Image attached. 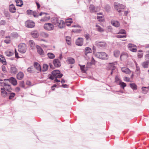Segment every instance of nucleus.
<instances>
[{
	"label": "nucleus",
	"instance_id": "1a4fd4ad",
	"mask_svg": "<svg viewBox=\"0 0 149 149\" xmlns=\"http://www.w3.org/2000/svg\"><path fill=\"white\" fill-rule=\"evenodd\" d=\"M4 80L8 81L14 86H16L17 84V80L15 78L13 77H11L8 79H5Z\"/></svg>",
	"mask_w": 149,
	"mask_h": 149
},
{
	"label": "nucleus",
	"instance_id": "0e129e2a",
	"mask_svg": "<svg viewBox=\"0 0 149 149\" xmlns=\"http://www.w3.org/2000/svg\"><path fill=\"white\" fill-rule=\"evenodd\" d=\"M107 31L109 32H110L112 30V27L111 26H108L107 27Z\"/></svg>",
	"mask_w": 149,
	"mask_h": 149
},
{
	"label": "nucleus",
	"instance_id": "680f3d73",
	"mask_svg": "<svg viewBox=\"0 0 149 149\" xmlns=\"http://www.w3.org/2000/svg\"><path fill=\"white\" fill-rule=\"evenodd\" d=\"M6 24V21L5 20H2L0 21V25H4Z\"/></svg>",
	"mask_w": 149,
	"mask_h": 149
},
{
	"label": "nucleus",
	"instance_id": "3c124183",
	"mask_svg": "<svg viewBox=\"0 0 149 149\" xmlns=\"http://www.w3.org/2000/svg\"><path fill=\"white\" fill-rule=\"evenodd\" d=\"M79 65L80 66L82 72H85L86 70L85 69V65Z\"/></svg>",
	"mask_w": 149,
	"mask_h": 149
},
{
	"label": "nucleus",
	"instance_id": "aec40b11",
	"mask_svg": "<svg viewBox=\"0 0 149 149\" xmlns=\"http://www.w3.org/2000/svg\"><path fill=\"white\" fill-rule=\"evenodd\" d=\"M24 77V74L22 72H19L17 75V78L19 80L22 79Z\"/></svg>",
	"mask_w": 149,
	"mask_h": 149
},
{
	"label": "nucleus",
	"instance_id": "473e14b6",
	"mask_svg": "<svg viewBox=\"0 0 149 149\" xmlns=\"http://www.w3.org/2000/svg\"><path fill=\"white\" fill-rule=\"evenodd\" d=\"M66 41L67 44L68 45H70L71 44V38L68 36H66Z\"/></svg>",
	"mask_w": 149,
	"mask_h": 149
},
{
	"label": "nucleus",
	"instance_id": "72a5a7b5",
	"mask_svg": "<svg viewBox=\"0 0 149 149\" xmlns=\"http://www.w3.org/2000/svg\"><path fill=\"white\" fill-rule=\"evenodd\" d=\"M67 61L69 63L73 64L75 63V60L74 58H69L67 59Z\"/></svg>",
	"mask_w": 149,
	"mask_h": 149
},
{
	"label": "nucleus",
	"instance_id": "9b49d317",
	"mask_svg": "<svg viewBox=\"0 0 149 149\" xmlns=\"http://www.w3.org/2000/svg\"><path fill=\"white\" fill-rule=\"evenodd\" d=\"M17 69L16 67L13 65H10V72L12 74H16L17 72Z\"/></svg>",
	"mask_w": 149,
	"mask_h": 149
},
{
	"label": "nucleus",
	"instance_id": "58836bf2",
	"mask_svg": "<svg viewBox=\"0 0 149 149\" xmlns=\"http://www.w3.org/2000/svg\"><path fill=\"white\" fill-rule=\"evenodd\" d=\"M50 19V17L49 16H46L42 18L41 19L40 21L45 22L48 21Z\"/></svg>",
	"mask_w": 149,
	"mask_h": 149
},
{
	"label": "nucleus",
	"instance_id": "49530a36",
	"mask_svg": "<svg viewBox=\"0 0 149 149\" xmlns=\"http://www.w3.org/2000/svg\"><path fill=\"white\" fill-rule=\"evenodd\" d=\"M82 31V29L81 28L79 29H73L72 30V31L74 33H79Z\"/></svg>",
	"mask_w": 149,
	"mask_h": 149
},
{
	"label": "nucleus",
	"instance_id": "412c9836",
	"mask_svg": "<svg viewBox=\"0 0 149 149\" xmlns=\"http://www.w3.org/2000/svg\"><path fill=\"white\" fill-rule=\"evenodd\" d=\"M128 57V54L127 53H123L120 56V58L121 60H124L127 59Z\"/></svg>",
	"mask_w": 149,
	"mask_h": 149
},
{
	"label": "nucleus",
	"instance_id": "bb28decb",
	"mask_svg": "<svg viewBox=\"0 0 149 149\" xmlns=\"http://www.w3.org/2000/svg\"><path fill=\"white\" fill-rule=\"evenodd\" d=\"M130 87L134 90H136L137 89V86L135 83H131L130 84Z\"/></svg>",
	"mask_w": 149,
	"mask_h": 149
},
{
	"label": "nucleus",
	"instance_id": "cd10ccee",
	"mask_svg": "<svg viewBox=\"0 0 149 149\" xmlns=\"http://www.w3.org/2000/svg\"><path fill=\"white\" fill-rule=\"evenodd\" d=\"M60 19H58L56 17L53 18L52 21V23L56 26Z\"/></svg>",
	"mask_w": 149,
	"mask_h": 149
},
{
	"label": "nucleus",
	"instance_id": "e2e57ef3",
	"mask_svg": "<svg viewBox=\"0 0 149 149\" xmlns=\"http://www.w3.org/2000/svg\"><path fill=\"white\" fill-rule=\"evenodd\" d=\"M143 54L141 53H138V56L139 58H141L143 57Z\"/></svg>",
	"mask_w": 149,
	"mask_h": 149
},
{
	"label": "nucleus",
	"instance_id": "20e7f679",
	"mask_svg": "<svg viewBox=\"0 0 149 149\" xmlns=\"http://www.w3.org/2000/svg\"><path fill=\"white\" fill-rule=\"evenodd\" d=\"M18 47V50L20 53H24L26 52V47L25 44L22 43L19 44Z\"/></svg>",
	"mask_w": 149,
	"mask_h": 149
},
{
	"label": "nucleus",
	"instance_id": "39448f33",
	"mask_svg": "<svg viewBox=\"0 0 149 149\" xmlns=\"http://www.w3.org/2000/svg\"><path fill=\"white\" fill-rule=\"evenodd\" d=\"M92 52V50L90 48L88 47H86L85 48L84 50L85 54L84 57L86 60H89L90 57L88 55V54L89 53H91Z\"/></svg>",
	"mask_w": 149,
	"mask_h": 149
},
{
	"label": "nucleus",
	"instance_id": "13d9d810",
	"mask_svg": "<svg viewBox=\"0 0 149 149\" xmlns=\"http://www.w3.org/2000/svg\"><path fill=\"white\" fill-rule=\"evenodd\" d=\"M116 37L118 38H126V35H118L116 36Z\"/></svg>",
	"mask_w": 149,
	"mask_h": 149
},
{
	"label": "nucleus",
	"instance_id": "9d476101",
	"mask_svg": "<svg viewBox=\"0 0 149 149\" xmlns=\"http://www.w3.org/2000/svg\"><path fill=\"white\" fill-rule=\"evenodd\" d=\"M107 68L108 70H111V74L112 75L114 70L116 69V67L115 66L114 63H109L108 65Z\"/></svg>",
	"mask_w": 149,
	"mask_h": 149
},
{
	"label": "nucleus",
	"instance_id": "ddd939ff",
	"mask_svg": "<svg viewBox=\"0 0 149 149\" xmlns=\"http://www.w3.org/2000/svg\"><path fill=\"white\" fill-rule=\"evenodd\" d=\"M36 47L38 53L40 55L42 56H44V52L41 47L38 45L36 46Z\"/></svg>",
	"mask_w": 149,
	"mask_h": 149
},
{
	"label": "nucleus",
	"instance_id": "4468645a",
	"mask_svg": "<svg viewBox=\"0 0 149 149\" xmlns=\"http://www.w3.org/2000/svg\"><path fill=\"white\" fill-rule=\"evenodd\" d=\"M65 25V23L64 21L62 20L59 19L58 23L56 26H58L60 28H63Z\"/></svg>",
	"mask_w": 149,
	"mask_h": 149
},
{
	"label": "nucleus",
	"instance_id": "09e8293b",
	"mask_svg": "<svg viewBox=\"0 0 149 149\" xmlns=\"http://www.w3.org/2000/svg\"><path fill=\"white\" fill-rule=\"evenodd\" d=\"M5 81L4 79L3 80L0 78V86H2L3 87L4 85H5V84L6 83H5L4 82V81Z\"/></svg>",
	"mask_w": 149,
	"mask_h": 149
},
{
	"label": "nucleus",
	"instance_id": "774afa93",
	"mask_svg": "<svg viewBox=\"0 0 149 149\" xmlns=\"http://www.w3.org/2000/svg\"><path fill=\"white\" fill-rule=\"evenodd\" d=\"M96 61L93 57H92L91 63L92 64H94L95 63Z\"/></svg>",
	"mask_w": 149,
	"mask_h": 149
},
{
	"label": "nucleus",
	"instance_id": "0eeeda50",
	"mask_svg": "<svg viewBox=\"0 0 149 149\" xmlns=\"http://www.w3.org/2000/svg\"><path fill=\"white\" fill-rule=\"evenodd\" d=\"M27 13L31 17L33 16L35 17H38L37 12L35 11H33L31 10H29L27 11Z\"/></svg>",
	"mask_w": 149,
	"mask_h": 149
},
{
	"label": "nucleus",
	"instance_id": "052dcab7",
	"mask_svg": "<svg viewBox=\"0 0 149 149\" xmlns=\"http://www.w3.org/2000/svg\"><path fill=\"white\" fill-rule=\"evenodd\" d=\"M118 33L122 34H125L126 32L125 30L121 29L120 30Z\"/></svg>",
	"mask_w": 149,
	"mask_h": 149
},
{
	"label": "nucleus",
	"instance_id": "c9c22d12",
	"mask_svg": "<svg viewBox=\"0 0 149 149\" xmlns=\"http://www.w3.org/2000/svg\"><path fill=\"white\" fill-rule=\"evenodd\" d=\"M113 54L114 56L116 57H118L120 54L119 51L118 50H116L114 51Z\"/></svg>",
	"mask_w": 149,
	"mask_h": 149
},
{
	"label": "nucleus",
	"instance_id": "393cba45",
	"mask_svg": "<svg viewBox=\"0 0 149 149\" xmlns=\"http://www.w3.org/2000/svg\"><path fill=\"white\" fill-rule=\"evenodd\" d=\"M34 66L38 72L40 71L41 70L40 65L37 63L35 62L34 63Z\"/></svg>",
	"mask_w": 149,
	"mask_h": 149
},
{
	"label": "nucleus",
	"instance_id": "338daca9",
	"mask_svg": "<svg viewBox=\"0 0 149 149\" xmlns=\"http://www.w3.org/2000/svg\"><path fill=\"white\" fill-rule=\"evenodd\" d=\"M15 54L16 58H19V57L18 56V53L17 52L15 49Z\"/></svg>",
	"mask_w": 149,
	"mask_h": 149
},
{
	"label": "nucleus",
	"instance_id": "ea45409f",
	"mask_svg": "<svg viewBox=\"0 0 149 149\" xmlns=\"http://www.w3.org/2000/svg\"><path fill=\"white\" fill-rule=\"evenodd\" d=\"M29 44L32 49H33L34 47L35 43L33 40H31L29 41Z\"/></svg>",
	"mask_w": 149,
	"mask_h": 149
},
{
	"label": "nucleus",
	"instance_id": "f257e3e1",
	"mask_svg": "<svg viewBox=\"0 0 149 149\" xmlns=\"http://www.w3.org/2000/svg\"><path fill=\"white\" fill-rule=\"evenodd\" d=\"M63 75L62 74L60 73V71L59 70H54L52 72V75L49 77V78L53 80L54 78H61Z\"/></svg>",
	"mask_w": 149,
	"mask_h": 149
},
{
	"label": "nucleus",
	"instance_id": "c756f323",
	"mask_svg": "<svg viewBox=\"0 0 149 149\" xmlns=\"http://www.w3.org/2000/svg\"><path fill=\"white\" fill-rule=\"evenodd\" d=\"M40 35V36L45 38H47L49 36V34L47 33L44 32H41Z\"/></svg>",
	"mask_w": 149,
	"mask_h": 149
},
{
	"label": "nucleus",
	"instance_id": "864d4df0",
	"mask_svg": "<svg viewBox=\"0 0 149 149\" xmlns=\"http://www.w3.org/2000/svg\"><path fill=\"white\" fill-rule=\"evenodd\" d=\"M19 86L20 87L22 88H24L25 87V85L24 84V82L23 81H22L20 82Z\"/></svg>",
	"mask_w": 149,
	"mask_h": 149
},
{
	"label": "nucleus",
	"instance_id": "c03bdc74",
	"mask_svg": "<svg viewBox=\"0 0 149 149\" xmlns=\"http://www.w3.org/2000/svg\"><path fill=\"white\" fill-rule=\"evenodd\" d=\"M147 87H142L141 88L142 92L144 94H146L147 93Z\"/></svg>",
	"mask_w": 149,
	"mask_h": 149
},
{
	"label": "nucleus",
	"instance_id": "a18cd8bd",
	"mask_svg": "<svg viewBox=\"0 0 149 149\" xmlns=\"http://www.w3.org/2000/svg\"><path fill=\"white\" fill-rule=\"evenodd\" d=\"M119 84L123 89L126 86V84L125 83L122 81H120Z\"/></svg>",
	"mask_w": 149,
	"mask_h": 149
},
{
	"label": "nucleus",
	"instance_id": "f3484780",
	"mask_svg": "<svg viewBox=\"0 0 149 149\" xmlns=\"http://www.w3.org/2000/svg\"><path fill=\"white\" fill-rule=\"evenodd\" d=\"M3 88L8 92H10L11 91V85L9 84L8 83H6L5 85H4L3 86Z\"/></svg>",
	"mask_w": 149,
	"mask_h": 149
},
{
	"label": "nucleus",
	"instance_id": "8fccbe9b",
	"mask_svg": "<svg viewBox=\"0 0 149 149\" xmlns=\"http://www.w3.org/2000/svg\"><path fill=\"white\" fill-rule=\"evenodd\" d=\"M131 51L133 52H136L137 49H136V45L134 46L132 48H131L130 49Z\"/></svg>",
	"mask_w": 149,
	"mask_h": 149
},
{
	"label": "nucleus",
	"instance_id": "4be33fe9",
	"mask_svg": "<svg viewBox=\"0 0 149 149\" xmlns=\"http://www.w3.org/2000/svg\"><path fill=\"white\" fill-rule=\"evenodd\" d=\"M122 71L127 74H130L131 72V71L128 68L126 67L122 68H121Z\"/></svg>",
	"mask_w": 149,
	"mask_h": 149
},
{
	"label": "nucleus",
	"instance_id": "37998d69",
	"mask_svg": "<svg viewBox=\"0 0 149 149\" xmlns=\"http://www.w3.org/2000/svg\"><path fill=\"white\" fill-rule=\"evenodd\" d=\"M6 39L4 40V42L6 44H9L10 43V37L9 36H6Z\"/></svg>",
	"mask_w": 149,
	"mask_h": 149
},
{
	"label": "nucleus",
	"instance_id": "79ce46f5",
	"mask_svg": "<svg viewBox=\"0 0 149 149\" xmlns=\"http://www.w3.org/2000/svg\"><path fill=\"white\" fill-rule=\"evenodd\" d=\"M72 20L71 19H68L66 21V25L67 26H69L72 23Z\"/></svg>",
	"mask_w": 149,
	"mask_h": 149
},
{
	"label": "nucleus",
	"instance_id": "b1692460",
	"mask_svg": "<svg viewBox=\"0 0 149 149\" xmlns=\"http://www.w3.org/2000/svg\"><path fill=\"white\" fill-rule=\"evenodd\" d=\"M0 61L4 65L6 64V62L5 58L2 55H0Z\"/></svg>",
	"mask_w": 149,
	"mask_h": 149
},
{
	"label": "nucleus",
	"instance_id": "69168bd1",
	"mask_svg": "<svg viewBox=\"0 0 149 149\" xmlns=\"http://www.w3.org/2000/svg\"><path fill=\"white\" fill-rule=\"evenodd\" d=\"M91 64H92L91 63V62H88L86 66V67L87 68H90Z\"/></svg>",
	"mask_w": 149,
	"mask_h": 149
},
{
	"label": "nucleus",
	"instance_id": "a878e982",
	"mask_svg": "<svg viewBox=\"0 0 149 149\" xmlns=\"http://www.w3.org/2000/svg\"><path fill=\"white\" fill-rule=\"evenodd\" d=\"M31 34L33 38H37L39 36V34L37 31H33L31 32Z\"/></svg>",
	"mask_w": 149,
	"mask_h": 149
},
{
	"label": "nucleus",
	"instance_id": "e433bc0d",
	"mask_svg": "<svg viewBox=\"0 0 149 149\" xmlns=\"http://www.w3.org/2000/svg\"><path fill=\"white\" fill-rule=\"evenodd\" d=\"M47 56L50 59H53L54 58L55 56L52 53H48L47 54Z\"/></svg>",
	"mask_w": 149,
	"mask_h": 149
},
{
	"label": "nucleus",
	"instance_id": "2f4dec72",
	"mask_svg": "<svg viewBox=\"0 0 149 149\" xmlns=\"http://www.w3.org/2000/svg\"><path fill=\"white\" fill-rule=\"evenodd\" d=\"M48 65L47 64H44L43 65L42 68L41 70L43 72L46 71L48 68Z\"/></svg>",
	"mask_w": 149,
	"mask_h": 149
},
{
	"label": "nucleus",
	"instance_id": "bf43d9fd",
	"mask_svg": "<svg viewBox=\"0 0 149 149\" xmlns=\"http://www.w3.org/2000/svg\"><path fill=\"white\" fill-rule=\"evenodd\" d=\"M135 46V45L132 44H129L128 45V47L129 49H130L132 48Z\"/></svg>",
	"mask_w": 149,
	"mask_h": 149
},
{
	"label": "nucleus",
	"instance_id": "4d7b16f0",
	"mask_svg": "<svg viewBox=\"0 0 149 149\" xmlns=\"http://www.w3.org/2000/svg\"><path fill=\"white\" fill-rule=\"evenodd\" d=\"M136 72L137 73H139V72H140V69L137 66L136 63Z\"/></svg>",
	"mask_w": 149,
	"mask_h": 149
},
{
	"label": "nucleus",
	"instance_id": "f8f14e48",
	"mask_svg": "<svg viewBox=\"0 0 149 149\" xmlns=\"http://www.w3.org/2000/svg\"><path fill=\"white\" fill-rule=\"evenodd\" d=\"M95 45L98 47H104L106 46V43L104 42H100L99 41L95 42Z\"/></svg>",
	"mask_w": 149,
	"mask_h": 149
},
{
	"label": "nucleus",
	"instance_id": "6e6d98bb",
	"mask_svg": "<svg viewBox=\"0 0 149 149\" xmlns=\"http://www.w3.org/2000/svg\"><path fill=\"white\" fill-rule=\"evenodd\" d=\"M33 68V67H30L28 68L27 69V71L30 73L32 72Z\"/></svg>",
	"mask_w": 149,
	"mask_h": 149
},
{
	"label": "nucleus",
	"instance_id": "4c0bfd02",
	"mask_svg": "<svg viewBox=\"0 0 149 149\" xmlns=\"http://www.w3.org/2000/svg\"><path fill=\"white\" fill-rule=\"evenodd\" d=\"M90 11L91 12H96V10L95 9L94 6L93 5H91L89 7Z\"/></svg>",
	"mask_w": 149,
	"mask_h": 149
},
{
	"label": "nucleus",
	"instance_id": "6e6552de",
	"mask_svg": "<svg viewBox=\"0 0 149 149\" xmlns=\"http://www.w3.org/2000/svg\"><path fill=\"white\" fill-rule=\"evenodd\" d=\"M25 26L28 28H32L35 26V23L33 21L28 20L25 22Z\"/></svg>",
	"mask_w": 149,
	"mask_h": 149
},
{
	"label": "nucleus",
	"instance_id": "de8ad7c7",
	"mask_svg": "<svg viewBox=\"0 0 149 149\" xmlns=\"http://www.w3.org/2000/svg\"><path fill=\"white\" fill-rule=\"evenodd\" d=\"M142 66L144 68H147L148 67V62L146 61L143 62L142 64Z\"/></svg>",
	"mask_w": 149,
	"mask_h": 149
},
{
	"label": "nucleus",
	"instance_id": "a211bd4d",
	"mask_svg": "<svg viewBox=\"0 0 149 149\" xmlns=\"http://www.w3.org/2000/svg\"><path fill=\"white\" fill-rule=\"evenodd\" d=\"M54 65L56 67H59L61 65V63L58 59H55L53 61Z\"/></svg>",
	"mask_w": 149,
	"mask_h": 149
},
{
	"label": "nucleus",
	"instance_id": "5fc2aeb1",
	"mask_svg": "<svg viewBox=\"0 0 149 149\" xmlns=\"http://www.w3.org/2000/svg\"><path fill=\"white\" fill-rule=\"evenodd\" d=\"M11 36L12 37L14 38H17L18 37V34L15 32L11 34Z\"/></svg>",
	"mask_w": 149,
	"mask_h": 149
},
{
	"label": "nucleus",
	"instance_id": "c85d7f7f",
	"mask_svg": "<svg viewBox=\"0 0 149 149\" xmlns=\"http://www.w3.org/2000/svg\"><path fill=\"white\" fill-rule=\"evenodd\" d=\"M16 2L17 6L21 7L23 4L22 1L21 0H16Z\"/></svg>",
	"mask_w": 149,
	"mask_h": 149
},
{
	"label": "nucleus",
	"instance_id": "f704fd0d",
	"mask_svg": "<svg viewBox=\"0 0 149 149\" xmlns=\"http://www.w3.org/2000/svg\"><path fill=\"white\" fill-rule=\"evenodd\" d=\"M111 23L113 26L116 27H118L120 25L119 22L117 21H114L112 22Z\"/></svg>",
	"mask_w": 149,
	"mask_h": 149
},
{
	"label": "nucleus",
	"instance_id": "7c9ffc66",
	"mask_svg": "<svg viewBox=\"0 0 149 149\" xmlns=\"http://www.w3.org/2000/svg\"><path fill=\"white\" fill-rule=\"evenodd\" d=\"M96 27H97V30L99 32H102L104 31V29L102 28L100 26L98 25H96Z\"/></svg>",
	"mask_w": 149,
	"mask_h": 149
},
{
	"label": "nucleus",
	"instance_id": "5701e85b",
	"mask_svg": "<svg viewBox=\"0 0 149 149\" xmlns=\"http://www.w3.org/2000/svg\"><path fill=\"white\" fill-rule=\"evenodd\" d=\"M5 54L8 56H12L13 54V52L12 50H8L5 52Z\"/></svg>",
	"mask_w": 149,
	"mask_h": 149
},
{
	"label": "nucleus",
	"instance_id": "6ab92c4d",
	"mask_svg": "<svg viewBox=\"0 0 149 149\" xmlns=\"http://www.w3.org/2000/svg\"><path fill=\"white\" fill-rule=\"evenodd\" d=\"M9 10L10 12L15 13L16 12V9L13 4H10L9 6Z\"/></svg>",
	"mask_w": 149,
	"mask_h": 149
},
{
	"label": "nucleus",
	"instance_id": "2eb2a0df",
	"mask_svg": "<svg viewBox=\"0 0 149 149\" xmlns=\"http://www.w3.org/2000/svg\"><path fill=\"white\" fill-rule=\"evenodd\" d=\"M76 44L78 46H81L83 44V38H79L76 40Z\"/></svg>",
	"mask_w": 149,
	"mask_h": 149
},
{
	"label": "nucleus",
	"instance_id": "dca6fc26",
	"mask_svg": "<svg viewBox=\"0 0 149 149\" xmlns=\"http://www.w3.org/2000/svg\"><path fill=\"white\" fill-rule=\"evenodd\" d=\"M6 91V90L3 87L1 88V94L3 97H6L9 94L8 93H7Z\"/></svg>",
	"mask_w": 149,
	"mask_h": 149
},
{
	"label": "nucleus",
	"instance_id": "423d86ee",
	"mask_svg": "<svg viewBox=\"0 0 149 149\" xmlns=\"http://www.w3.org/2000/svg\"><path fill=\"white\" fill-rule=\"evenodd\" d=\"M44 28L46 30L48 31H51L53 30L54 29V26L51 23H47L44 24Z\"/></svg>",
	"mask_w": 149,
	"mask_h": 149
},
{
	"label": "nucleus",
	"instance_id": "7ed1b4c3",
	"mask_svg": "<svg viewBox=\"0 0 149 149\" xmlns=\"http://www.w3.org/2000/svg\"><path fill=\"white\" fill-rule=\"evenodd\" d=\"M114 7L118 12L120 13L121 12V9H124L125 6L117 2H115L114 4Z\"/></svg>",
	"mask_w": 149,
	"mask_h": 149
},
{
	"label": "nucleus",
	"instance_id": "a19ab883",
	"mask_svg": "<svg viewBox=\"0 0 149 149\" xmlns=\"http://www.w3.org/2000/svg\"><path fill=\"white\" fill-rule=\"evenodd\" d=\"M9 94L8 96H9L8 98L9 99H13L15 96V94L14 93H8Z\"/></svg>",
	"mask_w": 149,
	"mask_h": 149
},
{
	"label": "nucleus",
	"instance_id": "603ef678",
	"mask_svg": "<svg viewBox=\"0 0 149 149\" xmlns=\"http://www.w3.org/2000/svg\"><path fill=\"white\" fill-rule=\"evenodd\" d=\"M115 81L117 83H118L119 84L120 81H121L120 79L117 76H116L115 77Z\"/></svg>",
	"mask_w": 149,
	"mask_h": 149
},
{
	"label": "nucleus",
	"instance_id": "f03ea898",
	"mask_svg": "<svg viewBox=\"0 0 149 149\" xmlns=\"http://www.w3.org/2000/svg\"><path fill=\"white\" fill-rule=\"evenodd\" d=\"M95 55L97 58L102 60H107L109 58L108 55L104 52H97Z\"/></svg>",
	"mask_w": 149,
	"mask_h": 149
}]
</instances>
